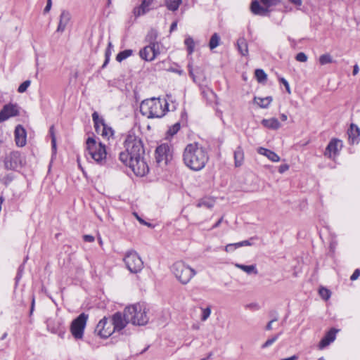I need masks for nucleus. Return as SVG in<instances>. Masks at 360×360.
I'll return each instance as SVG.
<instances>
[{"label": "nucleus", "instance_id": "obj_1", "mask_svg": "<svg viewBox=\"0 0 360 360\" xmlns=\"http://www.w3.org/2000/svg\"><path fill=\"white\" fill-rule=\"evenodd\" d=\"M123 145L125 150L120 153V160L131 168L136 176H145L149 167L144 158L145 149L141 138L129 131L125 136Z\"/></svg>", "mask_w": 360, "mask_h": 360}, {"label": "nucleus", "instance_id": "obj_2", "mask_svg": "<svg viewBox=\"0 0 360 360\" xmlns=\"http://www.w3.org/2000/svg\"><path fill=\"white\" fill-rule=\"evenodd\" d=\"M177 105L172 95L167 94V98L153 97L143 100L140 105V112L148 118H161L167 112L175 110Z\"/></svg>", "mask_w": 360, "mask_h": 360}, {"label": "nucleus", "instance_id": "obj_3", "mask_svg": "<svg viewBox=\"0 0 360 360\" xmlns=\"http://www.w3.org/2000/svg\"><path fill=\"white\" fill-rule=\"evenodd\" d=\"M209 160L207 149L198 143L188 144L183 153L185 165L193 171L202 169Z\"/></svg>", "mask_w": 360, "mask_h": 360}, {"label": "nucleus", "instance_id": "obj_4", "mask_svg": "<svg viewBox=\"0 0 360 360\" xmlns=\"http://www.w3.org/2000/svg\"><path fill=\"white\" fill-rule=\"evenodd\" d=\"M86 157H90L95 162L103 165L106 162V148L105 144L96 141V139L89 137L86 141Z\"/></svg>", "mask_w": 360, "mask_h": 360}, {"label": "nucleus", "instance_id": "obj_5", "mask_svg": "<svg viewBox=\"0 0 360 360\" xmlns=\"http://www.w3.org/2000/svg\"><path fill=\"white\" fill-rule=\"evenodd\" d=\"M125 316L135 326H144L149 321L146 307L139 303L125 307Z\"/></svg>", "mask_w": 360, "mask_h": 360}, {"label": "nucleus", "instance_id": "obj_6", "mask_svg": "<svg viewBox=\"0 0 360 360\" xmlns=\"http://www.w3.org/2000/svg\"><path fill=\"white\" fill-rule=\"evenodd\" d=\"M171 270L176 279L182 284H187L196 274V271L182 261L173 264Z\"/></svg>", "mask_w": 360, "mask_h": 360}, {"label": "nucleus", "instance_id": "obj_7", "mask_svg": "<svg viewBox=\"0 0 360 360\" xmlns=\"http://www.w3.org/2000/svg\"><path fill=\"white\" fill-rule=\"evenodd\" d=\"M124 262L128 270L133 274L140 272L143 267V262L136 252L128 251L124 257Z\"/></svg>", "mask_w": 360, "mask_h": 360}, {"label": "nucleus", "instance_id": "obj_8", "mask_svg": "<svg viewBox=\"0 0 360 360\" xmlns=\"http://www.w3.org/2000/svg\"><path fill=\"white\" fill-rule=\"evenodd\" d=\"M88 317V314L82 313L72 321L70 330L72 336L76 340H81L83 338Z\"/></svg>", "mask_w": 360, "mask_h": 360}, {"label": "nucleus", "instance_id": "obj_9", "mask_svg": "<svg viewBox=\"0 0 360 360\" xmlns=\"http://www.w3.org/2000/svg\"><path fill=\"white\" fill-rule=\"evenodd\" d=\"M173 149L169 143H162L155 150V160L158 165H167L172 159Z\"/></svg>", "mask_w": 360, "mask_h": 360}, {"label": "nucleus", "instance_id": "obj_10", "mask_svg": "<svg viewBox=\"0 0 360 360\" xmlns=\"http://www.w3.org/2000/svg\"><path fill=\"white\" fill-rule=\"evenodd\" d=\"M114 333L110 321L103 317L99 321L95 328V333L101 338H108Z\"/></svg>", "mask_w": 360, "mask_h": 360}, {"label": "nucleus", "instance_id": "obj_11", "mask_svg": "<svg viewBox=\"0 0 360 360\" xmlns=\"http://www.w3.org/2000/svg\"><path fill=\"white\" fill-rule=\"evenodd\" d=\"M4 167L8 170H15L22 165L21 154L18 151H13L7 154L4 160Z\"/></svg>", "mask_w": 360, "mask_h": 360}, {"label": "nucleus", "instance_id": "obj_12", "mask_svg": "<svg viewBox=\"0 0 360 360\" xmlns=\"http://www.w3.org/2000/svg\"><path fill=\"white\" fill-rule=\"evenodd\" d=\"M112 328L115 332H120L124 329L129 323H131L129 319L125 316V309L123 312L117 311L115 313L110 320Z\"/></svg>", "mask_w": 360, "mask_h": 360}, {"label": "nucleus", "instance_id": "obj_13", "mask_svg": "<svg viewBox=\"0 0 360 360\" xmlns=\"http://www.w3.org/2000/svg\"><path fill=\"white\" fill-rule=\"evenodd\" d=\"M160 53L158 44L151 43L150 45L142 49L139 55L140 57L147 61H151Z\"/></svg>", "mask_w": 360, "mask_h": 360}, {"label": "nucleus", "instance_id": "obj_14", "mask_svg": "<svg viewBox=\"0 0 360 360\" xmlns=\"http://www.w3.org/2000/svg\"><path fill=\"white\" fill-rule=\"evenodd\" d=\"M154 0H143L141 4L134 8L132 11L135 18L143 15L153 9Z\"/></svg>", "mask_w": 360, "mask_h": 360}, {"label": "nucleus", "instance_id": "obj_15", "mask_svg": "<svg viewBox=\"0 0 360 360\" xmlns=\"http://www.w3.org/2000/svg\"><path fill=\"white\" fill-rule=\"evenodd\" d=\"M342 144L340 140L333 139L328 144L324 153V155L328 157L329 158H333L338 154L339 150L342 148Z\"/></svg>", "mask_w": 360, "mask_h": 360}, {"label": "nucleus", "instance_id": "obj_16", "mask_svg": "<svg viewBox=\"0 0 360 360\" xmlns=\"http://www.w3.org/2000/svg\"><path fill=\"white\" fill-rule=\"evenodd\" d=\"M18 113V110L16 105H5L0 111V122L6 121L11 117L17 115Z\"/></svg>", "mask_w": 360, "mask_h": 360}, {"label": "nucleus", "instance_id": "obj_17", "mask_svg": "<svg viewBox=\"0 0 360 360\" xmlns=\"http://www.w3.org/2000/svg\"><path fill=\"white\" fill-rule=\"evenodd\" d=\"M27 133L24 127L18 124L15 129V141L19 147H22L26 144Z\"/></svg>", "mask_w": 360, "mask_h": 360}, {"label": "nucleus", "instance_id": "obj_18", "mask_svg": "<svg viewBox=\"0 0 360 360\" xmlns=\"http://www.w3.org/2000/svg\"><path fill=\"white\" fill-rule=\"evenodd\" d=\"M70 20H71V15H70V12L68 11H65V10L62 11V12L60 15V17H59V22H58V25L56 32H60V33L63 32L65 30Z\"/></svg>", "mask_w": 360, "mask_h": 360}, {"label": "nucleus", "instance_id": "obj_19", "mask_svg": "<svg viewBox=\"0 0 360 360\" xmlns=\"http://www.w3.org/2000/svg\"><path fill=\"white\" fill-rule=\"evenodd\" d=\"M338 332V330L335 328H331L329 331L326 333L325 336L320 341L319 347L320 349H323L331 342H333L335 340L336 333Z\"/></svg>", "mask_w": 360, "mask_h": 360}, {"label": "nucleus", "instance_id": "obj_20", "mask_svg": "<svg viewBox=\"0 0 360 360\" xmlns=\"http://www.w3.org/2000/svg\"><path fill=\"white\" fill-rule=\"evenodd\" d=\"M347 134L350 143L355 144L359 143L360 140V129L356 125L352 124Z\"/></svg>", "mask_w": 360, "mask_h": 360}, {"label": "nucleus", "instance_id": "obj_21", "mask_svg": "<svg viewBox=\"0 0 360 360\" xmlns=\"http://www.w3.org/2000/svg\"><path fill=\"white\" fill-rule=\"evenodd\" d=\"M251 11L255 15H265L268 13V9L262 6L259 1H253L250 6Z\"/></svg>", "mask_w": 360, "mask_h": 360}, {"label": "nucleus", "instance_id": "obj_22", "mask_svg": "<svg viewBox=\"0 0 360 360\" xmlns=\"http://www.w3.org/2000/svg\"><path fill=\"white\" fill-rule=\"evenodd\" d=\"M258 153L262 155L266 156L272 162H276L280 160L279 156L276 153L271 150L264 148L263 147H260L258 148Z\"/></svg>", "mask_w": 360, "mask_h": 360}, {"label": "nucleus", "instance_id": "obj_23", "mask_svg": "<svg viewBox=\"0 0 360 360\" xmlns=\"http://www.w3.org/2000/svg\"><path fill=\"white\" fill-rule=\"evenodd\" d=\"M262 124L264 127L271 129H277L280 127V122L276 118L264 119Z\"/></svg>", "mask_w": 360, "mask_h": 360}, {"label": "nucleus", "instance_id": "obj_24", "mask_svg": "<svg viewBox=\"0 0 360 360\" xmlns=\"http://www.w3.org/2000/svg\"><path fill=\"white\" fill-rule=\"evenodd\" d=\"M234 160L236 167L242 165L244 160V153L240 146L237 147L234 151Z\"/></svg>", "mask_w": 360, "mask_h": 360}, {"label": "nucleus", "instance_id": "obj_25", "mask_svg": "<svg viewBox=\"0 0 360 360\" xmlns=\"http://www.w3.org/2000/svg\"><path fill=\"white\" fill-rule=\"evenodd\" d=\"M237 46L238 51L242 56H247L248 54V43L245 38L240 37L237 41Z\"/></svg>", "mask_w": 360, "mask_h": 360}, {"label": "nucleus", "instance_id": "obj_26", "mask_svg": "<svg viewBox=\"0 0 360 360\" xmlns=\"http://www.w3.org/2000/svg\"><path fill=\"white\" fill-rule=\"evenodd\" d=\"M92 120L94 124L95 130L98 134H99L101 126H104V120L101 117H99L97 112H94L92 114Z\"/></svg>", "mask_w": 360, "mask_h": 360}, {"label": "nucleus", "instance_id": "obj_27", "mask_svg": "<svg viewBox=\"0 0 360 360\" xmlns=\"http://www.w3.org/2000/svg\"><path fill=\"white\" fill-rule=\"evenodd\" d=\"M254 100L255 103H257L259 107L265 108L269 105L272 98L271 96H266L265 98L255 97Z\"/></svg>", "mask_w": 360, "mask_h": 360}, {"label": "nucleus", "instance_id": "obj_28", "mask_svg": "<svg viewBox=\"0 0 360 360\" xmlns=\"http://www.w3.org/2000/svg\"><path fill=\"white\" fill-rule=\"evenodd\" d=\"M236 266L238 269L243 270V271L246 272L248 274H257V273H258L255 265H244V264H236Z\"/></svg>", "mask_w": 360, "mask_h": 360}, {"label": "nucleus", "instance_id": "obj_29", "mask_svg": "<svg viewBox=\"0 0 360 360\" xmlns=\"http://www.w3.org/2000/svg\"><path fill=\"white\" fill-rule=\"evenodd\" d=\"M181 0H165V5L169 11H175L179 8Z\"/></svg>", "mask_w": 360, "mask_h": 360}, {"label": "nucleus", "instance_id": "obj_30", "mask_svg": "<svg viewBox=\"0 0 360 360\" xmlns=\"http://www.w3.org/2000/svg\"><path fill=\"white\" fill-rule=\"evenodd\" d=\"M203 97L210 103H218V98L214 91H202Z\"/></svg>", "mask_w": 360, "mask_h": 360}, {"label": "nucleus", "instance_id": "obj_31", "mask_svg": "<svg viewBox=\"0 0 360 360\" xmlns=\"http://www.w3.org/2000/svg\"><path fill=\"white\" fill-rule=\"evenodd\" d=\"M100 133L103 137H110L113 135V130L104 124V126H101Z\"/></svg>", "mask_w": 360, "mask_h": 360}, {"label": "nucleus", "instance_id": "obj_32", "mask_svg": "<svg viewBox=\"0 0 360 360\" xmlns=\"http://www.w3.org/2000/svg\"><path fill=\"white\" fill-rule=\"evenodd\" d=\"M132 54V50L131 49H127L123 51L120 52L117 56L116 60L118 62H121L123 60L126 59L127 58L129 57Z\"/></svg>", "mask_w": 360, "mask_h": 360}, {"label": "nucleus", "instance_id": "obj_33", "mask_svg": "<svg viewBox=\"0 0 360 360\" xmlns=\"http://www.w3.org/2000/svg\"><path fill=\"white\" fill-rule=\"evenodd\" d=\"M257 80L260 82H264L266 80V74L262 69H257L255 72Z\"/></svg>", "mask_w": 360, "mask_h": 360}, {"label": "nucleus", "instance_id": "obj_34", "mask_svg": "<svg viewBox=\"0 0 360 360\" xmlns=\"http://www.w3.org/2000/svg\"><path fill=\"white\" fill-rule=\"evenodd\" d=\"M219 41H220V37L218 35V34H217V33L213 34L212 36L211 37V39H210V43H209V46H210V49H214V48H216L219 45Z\"/></svg>", "mask_w": 360, "mask_h": 360}, {"label": "nucleus", "instance_id": "obj_35", "mask_svg": "<svg viewBox=\"0 0 360 360\" xmlns=\"http://www.w3.org/2000/svg\"><path fill=\"white\" fill-rule=\"evenodd\" d=\"M180 128H181V125H180L179 122H176L174 124H173L167 130V137L173 136L174 135H175L180 130Z\"/></svg>", "mask_w": 360, "mask_h": 360}, {"label": "nucleus", "instance_id": "obj_36", "mask_svg": "<svg viewBox=\"0 0 360 360\" xmlns=\"http://www.w3.org/2000/svg\"><path fill=\"white\" fill-rule=\"evenodd\" d=\"M185 44L187 46L188 54H191L194 50V41L191 37H187L185 39Z\"/></svg>", "mask_w": 360, "mask_h": 360}, {"label": "nucleus", "instance_id": "obj_37", "mask_svg": "<svg viewBox=\"0 0 360 360\" xmlns=\"http://www.w3.org/2000/svg\"><path fill=\"white\" fill-rule=\"evenodd\" d=\"M319 293L320 296L325 300H328L331 295L330 291L323 287L319 288Z\"/></svg>", "mask_w": 360, "mask_h": 360}, {"label": "nucleus", "instance_id": "obj_38", "mask_svg": "<svg viewBox=\"0 0 360 360\" xmlns=\"http://www.w3.org/2000/svg\"><path fill=\"white\" fill-rule=\"evenodd\" d=\"M319 60L320 64L323 65H326V64L332 63V58L328 53L323 54L319 57Z\"/></svg>", "mask_w": 360, "mask_h": 360}, {"label": "nucleus", "instance_id": "obj_39", "mask_svg": "<svg viewBox=\"0 0 360 360\" xmlns=\"http://www.w3.org/2000/svg\"><path fill=\"white\" fill-rule=\"evenodd\" d=\"M281 333L276 334L274 335L271 338L268 339L262 345V348L264 349L269 346H271L273 343H274L278 338H279Z\"/></svg>", "mask_w": 360, "mask_h": 360}, {"label": "nucleus", "instance_id": "obj_40", "mask_svg": "<svg viewBox=\"0 0 360 360\" xmlns=\"http://www.w3.org/2000/svg\"><path fill=\"white\" fill-rule=\"evenodd\" d=\"M214 205V203L212 200L208 199H202L197 205L198 207H206L207 208H211Z\"/></svg>", "mask_w": 360, "mask_h": 360}, {"label": "nucleus", "instance_id": "obj_41", "mask_svg": "<svg viewBox=\"0 0 360 360\" xmlns=\"http://www.w3.org/2000/svg\"><path fill=\"white\" fill-rule=\"evenodd\" d=\"M210 314H211V309L210 307L205 308V309H202L201 320L202 321H206L210 316Z\"/></svg>", "mask_w": 360, "mask_h": 360}, {"label": "nucleus", "instance_id": "obj_42", "mask_svg": "<svg viewBox=\"0 0 360 360\" xmlns=\"http://www.w3.org/2000/svg\"><path fill=\"white\" fill-rule=\"evenodd\" d=\"M254 238H251L250 240H245L241 242L236 243V248H240L243 246H250L252 245V243L250 242V240H253Z\"/></svg>", "mask_w": 360, "mask_h": 360}, {"label": "nucleus", "instance_id": "obj_43", "mask_svg": "<svg viewBox=\"0 0 360 360\" xmlns=\"http://www.w3.org/2000/svg\"><path fill=\"white\" fill-rule=\"evenodd\" d=\"M295 59L299 62L304 63L307 60L308 57L304 53L300 52L296 55Z\"/></svg>", "mask_w": 360, "mask_h": 360}, {"label": "nucleus", "instance_id": "obj_44", "mask_svg": "<svg viewBox=\"0 0 360 360\" xmlns=\"http://www.w3.org/2000/svg\"><path fill=\"white\" fill-rule=\"evenodd\" d=\"M262 4H264L266 6L269 7L271 6L276 5L278 0H261Z\"/></svg>", "mask_w": 360, "mask_h": 360}, {"label": "nucleus", "instance_id": "obj_45", "mask_svg": "<svg viewBox=\"0 0 360 360\" xmlns=\"http://www.w3.org/2000/svg\"><path fill=\"white\" fill-rule=\"evenodd\" d=\"M30 81L26 80L19 86L18 90H27V89L30 86Z\"/></svg>", "mask_w": 360, "mask_h": 360}, {"label": "nucleus", "instance_id": "obj_46", "mask_svg": "<svg viewBox=\"0 0 360 360\" xmlns=\"http://www.w3.org/2000/svg\"><path fill=\"white\" fill-rule=\"evenodd\" d=\"M360 276V269H356L354 270V271L353 272V274H352L351 277H350V280L351 281H355Z\"/></svg>", "mask_w": 360, "mask_h": 360}, {"label": "nucleus", "instance_id": "obj_47", "mask_svg": "<svg viewBox=\"0 0 360 360\" xmlns=\"http://www.w3.org/2000/svg\"><path fill=\"white\" fill-rule=\"evenodd\" d=\"M288 169H289V165L287 164H284V165H281L278 167V171L279 173L283 174L285 172H286L287 170H288Z\"/></svg>", "mask_w": 360, "mask_h": 360}, {"label": "nucleus", "instance_id": "obj_48", "mask_svg": "<svg viewBox=\"0 0 360 360\" xmlns=\"http://www.w3.org/2000/svg\"><path fill=\"white\" fill-rule=\"evenodd\" d=\"M83 239L85 242H88V243H92L95 240L94 237L91 235H84L83 236Z\"/></svg>", "mask_w": 360, "mask_h": 360}, {"label": "nucleus", "instance_id": "obj_49", "mask_svg": "<svg viewBox=\"0 0 360 360\" xmlns=\"http://www.w3.org/2000/svg\"><path fill=\"white\" fill-rule=\"evenodd\" d=\"M236 248H236V243H231V244H228L227 245H226L225 250L226 252H231Z\"/></svg>", "mask_w": 360, "mask_h": 360}, {"label": "nucleus", "instance_id": "obj_50", "mask_svg": "<svg viewBox=\"0 0 360 360\" xmlns=\"http://www.w3.org/2000/svg\"><path fill=\"white\" fill-rule=\"evenodd\" d=\"M23 269H24V264H22L18 268V274H17V276L15 278L16 280H19L22 277V272L23 271Z\"/></svg>", "mask_w": 360, "mask_h": 360}, {"label": "nucleus", "instance_id": "obj_51", "mask_svg": "<svg viewBox=\"0 0 360 360\" xmlns=\"http://www.w3.org/2000/svg\"><path fill=\"white\" fill-rule=\"evenodd\" d=\"M110 53H111L110 50H109V49H107V50L105 51V60L103 65V67H105L107 65V63H108V61L110 60Z\"/></svg>", "mask_w": 360, "mask_h": 360}, {"label": "nucleus", "instance_id": "obj_52", "mask_svg": "<svg viewBox=\"0 0 360 360\" xmlns=\"http://www.w3.org/2000/svg\"><path fill=\"white\" fill-rule=\"evenodd\" d=\"M51 148L53 153H56V136H53L51 140Z\"/></svg>", "mask_w": 360, "mask_h": 360}, {"label": "nucleus", "instance_id": "obj_53", "mask_svg": "<svg viewBox=\"0 0 360 360\" xmlns=\"http://www.w3.org/2000/svg\"><path fill=\"white\" fill-rule=\"evenodd\" d=\"M51 5H52L51 0H47L46 6L44 10V13H48L51 10Z\"/></svg>", "mask_w": 360, "mask_h": 360}, {"label": "nucleus", "instance_id": "obj_54", "mask_svg": "<svg viewBox=\"0 0 360 360\" xmlns=\"http://www.w3.org/2000/svg\"><path fill=\"white\" fill-rule=\"evenodd\" d=\"M34 305H35V299H34V296L33 295L32 297V302H31V307H30V315L32 314V313L34 310Z\"/></svg>", "mask_w": 360, "mask_h": 360}, {"label": "nucleus", "instance_id": "obj_55", "mask_svg": "<svg viewBox=\"0 0 360 360\" xmlns=\"http://www.w3.org/2000/svg\"><path fill=\"white\" fill-rule=\"evenodd\" d=\"M276 321H277V319H274L271 321H270L267 323V325L266 326V330H271L272 329V323H273V322Z\"/></svg>", "mask_w": 360, "mask_h": 360}, {"label": "nucleus", "instance_id": "obj_56", "mask_svg": "<svg viewBox=\"0 0 360 360\" xmlns=\"http://www.w3.org/2000/svg\"><path fill=\"white\" fill-rule=\"evenodd\" d=\"M281 82L284 84L286 90H290V86L288 82L283 78L281 79Z\"/></svg>", "mask_w": 360, "mask_h": 360}, {"label": "nucleus", "instance_id": "obj_57", "mask_svg": "<svg viewBox=\"0 0 360 360\" xmlns=\"http://www.w3.org/2000/svg\"><path fill=\"white\" fill-rule=\"evenodd\" d=\"M223 221V217H221L212 226V229L217 228Z\"/></svg>", "mask_w": 360, "mask_h": 360}, {"label": "nucleus", "instance_id": "obj_58", "mask_svg": "<svg viewBox=\"0 0 360 360\" xmlns=\"http://www.w3.org/2000/svg\"><path fill=\"white\" fill-rule=\"evenodd\" d=\"M297 359H298V356L293 355V356L288 357V358L282 359L281 360H297Z\"/></svg>", "mask_w": 360, "mask_h": 360}, {"label": "nucleus", "instance_id": "obj_59", "mask_svg": "<svg viewBox=\"0 0 360 360\" xmlns=\"http://www.w3.org/2000/svg\"><path fill=\"white\" fill-rule=\"evenodd\" d=\"M176 27H177V22H172L171 25V27H170V32L175 30Z\"/></svg>", "mask_w": 360, "mask_h": 360}, {"label": "nucleus", "instance_id": "obj_60", "mask_svg": "<svg viewBox=\"0 0 360 360\" xmlns=\"http://www.w3.org/2000/svg\"><path fill=\"white\" fill-rule=\"evenodd\" d=\"M289 1L296 6H300L302 4L301 0H289Z\"/></svg>", "mask_w": 360, "mask_h": 360}, {"label": "nucleus", "instance_id": "obj_61", "mask_svg": "<svg viewBox=\"0 0 360 360\" xmlns=\"http://www.w3.org/2000/svg\"><path fill=\"white\" fill-rule=\"evenodd\" d=\"M359 69L358 65H355L353 69V75H357V73L359 72Z\"/></svg>", "mask_w": 360, "mask_h": 360}, {"label": "nucleus", "instance_id": "obj_62", "mask_svg": "<svg viewBox=\"0 0 360 360\" xmlns=\"http://www.w3.org/2000/svg\"><path fill=\"white\" fill-rule=\"evenodd\" d=\"M49 133H50V135H51V139H53V136H55V134H54V127L53 126H51L49 129Z\"/></svg>", "mask_w": 360, "mask_h": 360}, {"label": "nucleus", "instance_id": "obj_63", "mask_svg": "<svg viewBox=\"0 0 360 360\" xmlns=\"http://www.w3.org/2000/svg\"><path fill=\"white\" fill-rule=\"evenodd\" d=\"M137 219L142 224H147L142 219H141L136 214Z\"/></svg>", "mask_w": 360, "mask_h": 360}, {"label": "nucleus", "instance_id": "obj_64", "mask_svg": "<svg viewBox=\"0 0 360 360\" xmlns=\"http://www.w3.org/2000/svg\"><path fill=\"white\" fill-rule=\"evenodd\" d=\"M281 119L283 121H285L287 120V116L284 114L281 115Z\"/></svg>", "mask_w": 360, "mask_h": 360}]
</instances>
